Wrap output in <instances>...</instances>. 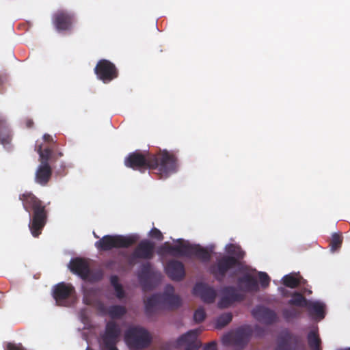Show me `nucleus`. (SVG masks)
Returning a JSON list of instances; mask_svg holds the SVG:
<instances>
[{"instance_id":"nucleus-9","label":"nucleus","mask_w":350,"mask_h":350,"mask_svg":"<svg viewBox=\"0 0 350 350\" xmlns=\"http://www.w3.org/2000/svg\"><path fill=\"white\" fill-rule=\"evenodd\" d=\"M121 334L119 325L113 321L107 323L104 332L100 334V345L103 350H118L116 345Z\"/></svg>"},{"instance_id":"nucleus-33","label":"nucleus","mask_w":350,"mask_h":350,"mask_svg":"<svg viewBox=\"0 0 350 350\" xmlns=\"http://www.w3.org/2000/svg\"><path fill=\"white\" fill-rule=\"evenodd\" d=\"M232 319V315L230 312L224 313L221 314L216 321V327L218 329L223 328L227 325Z\"/></svg>"},{"instance_id":"nucleus-35","label":"nucleus","mask_w":350,"mask_h":350,"mask_svg":"<svg viewBox=\"0 0 350 350\" xmlns=\"http://www.w3.org/2000/svg\"><path fill=\"white\" fill-rule=\"evenodd\" d=\"M206 317V312L203 308H198L193 314V320L195 322L200 323L204 321Z\"/></svg>"},{"instance_id":"nucleus-30","label":"nucleus","mask_w":350,"mask_h":350,"mask_svg":"<svg viewBox=\"0 0 350 350\" xmlns=\"http://www.w3.org/2000/svg\"><path fill=\"white\" fill-rule=\"evenodd\" d=\"M11 137L9 130L3 121H0V142L3 144H8Z\"/></svg>"},{"instance_id":"nucleus-2","label":"nucleus","mask_w":350,"mask_h":350,"mask_svg":"<svg viewBox=\"0 0 350 350\" xmlns=\"http://www.w3.org/2000/svg\"><path fill=\"white\" fill-rule=\"evenodd\" d=\"M24 209L30 213L32 211V217L29 224L31 234L38 237L42 232L47 220V211L45 205L32 193L26 192L19 196Z\"/></svg>"},{"instance_id":"nucleus-12","label":"nucleus","mask_w":350,"mask_h":350,"mask_svg":"<svg viewBox=\"0 0 350 350\" xmlns=\"http://www.w3.org/2000/svg\"><path fill=\"white\" fill-rule=\"evenodd\" d=\"M251 332L247 328L240 327L235 332L224 336L222 341L225 345H232L237 349H243L248 343Z\"/></svg>"},{"instance_id":"nucleus-24","label":"nucleus","mask_w":350,"mask_h":350,"mask_svg":"<svg viewBox=\"0 0 350 350\" xmlns=\"http://www.w3.org/2000/svg\"><path fill=\"white\" fill-rule=\"evenodd\" d=\"M104 311L113 319H120L122 318L127 312L126 308L120 305H112L105 308Z\"/></svg>"},{"instance_id":"nucleus-10","label":"nucleus","mask_w":350,"mask_h":350,"mask_svg":"<svg viewBox=\"0 0 350 350\" xmlns=\"http://www.w3.org/2000/svg\"><path fill=\"white\" fill-rule=\"evenodd\" d=\"M94 73L104 83H108L118 77V70L116 65L105 59H100L97 62Z\"/></svg>"},{"instance_id":"nucleus-40","label":"nucleus","mask_w":350,"mask_h":350,"mask_svg":"<svg viewBox=\"0 0 350 350\" xmlns=\"http://www.w3.org/2000/svg\"><path fill=\"white\" fill-rule=\"evenodd\" d=\"M114 290L116 291V295L118 299H122L125 297V292L123 289L122 286L120 284V286H115Z\"/></svg>"},{"instance_id":"nucleus-28","label":"nucleus","mask_w":350,"mask_h":350,"mask_svg":"<svg viewBox=\"0 0 350 350\" xmlns=\"http://www.w3.org/2000/svg\"><path fill=\"white\" fill-rule=\"evenodd\" d=\"M282 282L284 286L294 288L299 284H305L306 281L302 278H299L293 275L288 274L283 277Z\"/></svg>"},{"instance_id":"nucleus-44","label":"nucleus","mask_w":350,"mask_h":350,"mask_svg":"<svg viewBox=\"0 0 350 350\" xmlns=\"http://www.w3.org/2000/svg\"><path fill=\"white\" fill-rule=\"evenodd\" d=\"M43 139L45 142H47L49 144H51V143H55L54 141H53V139L51 135H50L49 134H44L43 135Z\"/></svg>"},{"instance_id":"nucleus-15","label":"nucleus","mask_w":350,"mask_h":350,"mask_svg":"<svg viewBox=\"0 0 350 350\" xmlns=\"http://www.w3.org/2000/svg\"><path fill=\"white\" fill-rule=\"evenodd\" d=\"M155 248L154 243L143 240L137 245L133 253L128 258V262L130 265L135 262L136 259H152L154 256Z\"/></svg>"},{"instance_id":"nucleus-42","label":"nucleus","mask_w":350,"mask_h":350,"mask_svg":"<svg viewBox=\"0 0 350 350\" xmlns=\"http://www.w3.org/2000/svg\"><path fill=\"white\" fill-rule=\"evenodd\" d=\"M110 283L113 286V288L115 286H120V284L119 283V278L117 275H111L110 278Z\"/></svg>"},{"instance_id":"nucleus-45","label":"nucleus","mask_w":350,"mask_h":350,"mask_svg":"<svg viewBox=\"0 0 350 350\" xmlns=\"http://www.w3.org/2000/svg\"><path fill=\"white\" fill-rule=\"evenodd\" d=\"M176 308H178L181 305V298L179 295H176Z\"/></svg>"},{"instance_id":"nucleus-25","label":"nucleus","mask_w":350,"mask_h":350,"mask_svg":"<svg viewBox=\"0 0 350 350\" xmlns=\"http://www.w3.org/2000/svg\"><path fill=\"white\" fill-rule=\"evenodd\" d=\"M194 245L181 239H176V256H191Z\"/></svg>"},{"instance_id":"nucleus-8","label":"nucleus","mask_w":350,"mask_h":350,"mask_svg":"<svg viewBox=\"0 0 350 350\" xmlns=\"http://www.w3.org/2000/svg\"><path fill=\"white\" fill-rule=\"evenodd\" d=\"M163 275L161 272L152 269L151 264H143L138 273V279L144 291L155 288L161 282Z\"/></svg>"},{"instance_id":"nucleus-3","label":"nucleus","mask_w":350,"mask_h":350,"mask_svg":"<svg viewBox=\"0 0 350 350\" xmlns=\"http://www.w3.org/2000/svg\"><path fill=\"white\" fill-rule=\"evenodd\" d=\"M227 252L233 256L225 255L210 267V273L219 282H223L228 271L239 265V259L245 254L239 247L233 244L228 246Z\"/></svg>"},{"instance_id":"nucleus-27","label":"nucleus","mask_w":350,"mask_h":350,"mask_svg":"<svg viewBox=\"0 0 350 350\" xmlns=\"http://www.w3.org/2000/svg\"><path fill=\"white\" fill-rule=\"evenodd\" d=\"M307 339L310 350H322L321 347V340L317 331H310L308 334Z\"/></svg>"},{"instance_id":"nucleus-7","label":"nucleus","mask_w":350,"mask_h":350,"mask_svg":"<svg viewBox=\"0 0 350 350\" xmlns=\"http://www.w3.org/2000/svg\"><path fill=\"white\" fill-rule=\"evenodd\" d=\"M125 340L131 349H143L150 345L152 337L147 329L135 326L126 332Z\"/></svg>"},{"instance_id":"nucleus-16","label":"nucleus","mask_w":350,"mask_h":350,"mask_svg":"<svg viewBox=\"0 0 350 350\" xmlns=\"http://www.w3.org/2000/svg\"><path fill=\"white\" fill-rule=\"evenodd\" d=\"M221 297L218 302L219 308H227L231 306L235 302L242 301L245 299V295L239 292V291L232 286H226L221 289Z\"/></svg>"},{"instance_id":"nucleus-49","label":"nucleus","mask_w":350,"mask_h":350,"mask_svg":"<svg viewBox=\"0 0 350 350\" xmlns=\"http://www.w3.org/2000/svg\"><path fill=\"white\" fill-rule=\"evenodd\" d=\"M86 350H94V349H92V348H90V347H87V349H86Z\"/></svg>"},{"instance_id":"nucleus-29","label":"nucleus","mask_w":350,"mask_h":350,"mask_svg":"<svg viewBox=\"0 0 350 350\" xmlns=\"http://www.w3.org/2000/svg\"><path fill=\"white\" fill-rule=\"evenodd\" d=\"M309 301L300 293L295 292L292 294V298L288 300V304L306 308Z\"/></svg>"},{"instance_id":"nucleus-13","label":"nucleus","mask_w":350,"mask_h":350,"mask_svg":"<svg viewBox=\"0 0 350 350\" xmlns=\"http://www.w3.org/2000/svg\"><path fill=\"white\" fill-rule=\"evenodd\" d=\"M75 21V14L66 10H59L52 16L53 25L59 32L71 31Z\"/></svg>"},{"instance_id":"nucleus-23","label":"nucleus","mask_w":350,"mask_h":350,"mask_svg":"<svg viewBox=\"0 0 350 350\" xmlns=\"http://www.w3.org/2000/svg\"><path fill=\"white\" fill-rule=\"evenodd\" d=\"M306 308L312 318L318 320L324 319L325 315V305L323 302L310 300Z\"/></svg>"},{"instance_id":"nucleus-47","label":"nucleus","mask_w":350,"mask_h":350,"mask_svg":"<svg viewBox=\"0 0 350 350\" xmlns=\"http://www.w3.org/2000/svg\"><path fill=\"white\" fill-rule=\"evenodd\" d=\"M58 155H59V157H62V156H63V154H62V152H59V153H58Z\"/></svg>"},{"instance_id":"nucleus-18","label":"nucleus","mask_w":350,"mask_h":350,"mask_svg":"<svg viewBox=\"0 0 350 350\" xmlns=\"http://www.w3.org/2000/svg\"><path fill=\"white\" fill-rule=\"evenodd\" d=\"M198 329L190 330L176 339V350L183 347L184 350H198L202 342L198 339Z\"/></svg>"},{"instance_id":"nucleus-46","label":"nucleus","mask_w":350,"mask_h":350,"mask_svg":"<svg viewBox=\"0 0 350 350\" xmlns=\"http://www.w3.org/2000/svg\"><path fill=\"white\" fill-rule=\"evenodd\" d=\"M33 122L31 120H27L26 121V126H27V127L31 128V127L33 126Z\"/></svg>"},{"instance_id":"nucleus-39","label":"nucleus","mask_w":350,"mask_h":350,"mask_svg":"<svg viewBox=\"0 0 350 350\" xmlns=\"http://www.w3.org/2000/svg\"><path fill=\"white\" fill-rule=\"evenodd\" d=\"M149 236L154 239L158 241H161L163 239V236L161 232L157 229V228H153L149 232Z\"/></svg>"},{"instance_id":"nucleus-41","label":"nucleus","mask_w":350,"mask_h":350,"mask_svg":"<svg viewBox=\"0 0 350 350\" xmlns=\"http://www.w3.org/2000/svg\"><path fill=\"white\" fill-rule=\"evenodd\" d=\"M6 350H26L25 348L21 344H15L10 342L7 345Z\"/></svg>"},{"instance_id":"nucleus-31","label":"nucleus","mask_w":350,"mask_h":350,"mask_svg":"<svg viewBox=\"0 0 350 350\" xmlns=\"http://www.w3.org/2000/svg\"><path fill=\"white\" fill-rule=\"evenodd\" d=\"M301 311L299 309L291 308H285L282 310V316L286 321L297 319L300 316Z\"/></svg>"},{"instance_id":"nucleus-20","label":"nucleus","mask_w":350,"mask_h":350,"mask_svg":"<svg viewBox=\"0 0 350 350\" xmlns=\"http://www.w3.org/2000/svg\"><path fill=\"white\" fill-rule=\"evenodd\" d=\"M253 317L260 322L271 325L276 322L278 316L275 312L262 306H258L252 312Z\"/></svg>"},{"instance_id":"nucleus-43","label":"nucleus","mask_w":350,"mask_h":350,"mask_svg":"<svg viewBox=\"0 0 350 350\" xmlns=\"http://www.w3.org/2000/svg\"><path fill=\"white\" fill-rule=\"evenodd\" d=\"M204 350H217V343L215 341H212L211 342L207 343L204 347Z\"/></svg>"},{"instance_id":"nucleus-34","label":"nucleus","mask_w":350,"mask_h":350,"mask_svg":"<svg viewBox=\"0 0 350 350\" xmlns=\"http://www.w3.org/2000/svg\"><path fill=\"white\" fill-rule=\"evenodd\" d=\"M103 278V272L100 269L91 271L90 270V275L87 279L90 282H94L101 280Z\"/></svg>"},{"instance_id":"nucleus-48","label":"nucleus","mask_w":350,"mask_h":350,"mask_svg":"<svg viewBox=\"0 0 350 350\" xmlns=\"http://www.w3.org/2000/svg\"><path fill=\"white\" fill-rule=\"evenodd\" d=\"M94 237H95L96 238H97V239H98V238H99V237H98V235H96V234L95 232H94Z\"/></svg>"},{"instance_id":"nucleus-22","label":"nucleus","mask_w":350,"mask_h":350,"mask_svg":"<svg viewBox=\"0 0 350 350\" xmlns=\"http://www.w3.org/2000/svg\"><path fill=\"white\" fill-rule=\"evenodd\" d=\"M69 269L73 273L86 280L90 275V265L88 261L81 258H75L70 260Z\"/></svg>"},{"instance_id":"nucleus-6","label":"nucleus","mask_w":350,"mask_h":350,"mask_svg":"<svg viewBox=\"0 0 350 350\" xmlns=\"http://www.w3.org/2000/svg\"><path fill=\"white\" fill-rule=\"evenodd\" d=\"M138 240L136 235H105L95 243L99 251H109L113 248H128Z\"/></svg>"},{"instance_id":"nucleus-1","label":"nucleus","mask_w":350,"mask_h":350,"mask_svg":"<svg viewBox=\"0 0 350 350\" xmlns=\"http://www.w3.org/2000/svg\"><path fill=\"white\" fill-rule=\"evenodd\" d=\"M124 165L134 170H157L161 178H167L173 172L175 166L173 155L166 150L156 154L149 152L144 154L140 150H136L125 158Z\"/></svg>"},{"instance_id":"nucleus-38","label":"nucleus","mask_w":350,"mask_h":350,"mask_svg":"<svg viewBox=\"0 0 350 350\" xmlns=\"http://www.w3.org/2000/svg\"><path fill=\"white\" fill-rule=\"evenodd\" d=\"M95 294V291L93 288L87 289L83 293V301L84 303L89 305L92 304V299L90 297H93Z\"/></svg>"},{"instance_id":"nucleus-14","label":"nucleus","mask_w":350,"mask_h":350,"mask_svg":"<svg viewBox=\"0 0 350 350\" xmlns=\"http://www.w3.org/2000/svg\"><path fill=\"white\" fill-rule=\"evenodd\" d=\"M274 350H306L301 339L288 332H282L277 338Z\"/></svg>"},{"instance_id":"nucleus-19","label":"nucleus","mask_w":350,"mask_h":350,"mask_svg":"<svg viewBox=\"0 0 350 350\" xmlns=\"http://www.w3.org/2000/svg\"><path fill=\"white\" fill-rule=\"evenodd\" d=\"M193 293L199 297L205 304L214 303L217 297V292L215 288L203 282H198L195 284Z\"/></svg>"},{"instance_id":"nucleus-4","label":"nucleus","mask_w":350,"mask_h":350,"mask_svg":"<svg viewBox=\"0 0 350 350\" xmlns=\"http://www.w3.org/2000/svg\"><path fill=\"white\" fill-rule=\"evenodd\" d=\"M175 306V288L171 285L166 286L163 293L154 294L145 301V313L151 317L157 310L171 309Z\"/></svg>"},{"instance_id":"nucleus-17","label":"nucleus","mask_w":350,"mask_h":350,"mask_svg":"<svg viewBox=\"0 0 350 350\" xmlns=\"http://www.w3.org/2000/svg\"><path fill=\"white\" fill-rule=\"evenodd\" d=\"M161 258L171 256L165 267L167 274L172 280H175V245H172L169 242L164 243L157 251Z\"/></svg>"},{"instance_id":"nucleus-11","label":"nucleus","mask_w":350,"mask_h":350,"mask_svg":"<svg viewBox=\"0 0 350 350\" xmlns=\"http://www.w3.org/2000/svg\"><path fill=\"white\" fill-rule=\"evenodd\" d=\"M75 288L69 283H58L53 287V296L58 306H70V299L75 297Z\"/></svg>"},{"instance_id":"nucleus-37","label":"nucleus","mask_w":350,"mask_h":350,"mask_svg":"<svg viewBox=\"0 0 350 350\" xmlns=\"http://www.w3.org/2000/svg\"><path fill=\"white\" fill-rule=\"evenodd\" d=\"M259 280L262 288H267L270 283V278L265 272H259Z\"/></svg>"},{"instance_id":"nucleus-26","label":"nucleus","mask_w":350,"mask_h":350,"mask_svg":"<svg viewBox=\"0 0 350 350\" xmlns=\"http://www.w3.org/2000/svg\"><path fill=\"white\" fill-rule=\"evenodd\" d=\"M192 256H195L202 262H208L211 258V253L200 245H194Z\"/></svg>"},{"instance_id":"nucleus-32","label":"nucleus","mask_w":350,"mask_h":350,"mask_svg":"<svg viewBox=\"0 0 350 350\" xmlns=\"http://www.w3.org/2000/svg\"><path fill=\"white\" fill-rule=\"evenodd\" d=\"M342 243V237L339 233H334L332 235L330 241H329V247L332 252H336L338 250Z\"/></svg>"},{"instance_id":"nucleus-5","label":"nucleus","mask_w":350,"mask_h":350,"mask_svg":"<svg viewBox=\"0 0 350 350\" xmlns=\"http://www.w3.org/2000/svg\"><path fill=\"white\" fill-rule=\"evenodd\" d=\"M36 150L40 156V164L36 172L35 180L42 186H45L51 180L52 176V168L49 162L54 159L52 148L46 147L42 148V145L36 146Z\"/></svg>"},{"instance_id":"nucleus-36","label":"nucleus","mask_w":350,"mask_h":350,"mask_svg":"<svg viewBox=\"0 0 350 350\" xmlns=\"http://www.w3.org/2000/svg\"><path fill=\"white\" fill-rule=\"evenodd\" d=\"M185 276V270L183 264L176 260V282L181 280Z\"/></svg>"},{"instance_id":"nucleus-21","label":"nucleus","mask_w":350,"mask_h":350,"mask_svg":"<svg viewBox=\"0 0 350 350\" xmlns=\"http://www.w3.org/2000/svg\"><path fill=\"white\" fill-rule=\"evenodd\" d=\"M237 283L239 290L243 293H256L259 291L256 278L250 273H245L238 278Z\"/></svg>"}]
</instances>
